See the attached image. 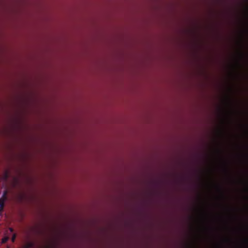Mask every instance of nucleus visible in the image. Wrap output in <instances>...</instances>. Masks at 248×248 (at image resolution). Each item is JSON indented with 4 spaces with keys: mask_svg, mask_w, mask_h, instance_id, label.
Wrapping results in <instances>:
<instances>
[{
    "mask_svg": "<svg viewBox=\"0 0 248 248\" xmlns=\"http://www.w3.org/2000/svg\"><path fill=\"white\" fill-rule=\"evenodd\" d=\"M8 191L6 190L3 192L1 197L0 198V206L1 209H3L4 206V202L7 200Z\"/></svg>",
    "mask_w": 248,
    "mask_h": 248,
    "instance_id": "nucleus-1",
    "label": "nucleus"
},
{
    "mask_svg": "<svg viewBox=\"0 0 248 248\" xmlns=\"http://www.w3.org/2000/svg\"><path fill=\"white\" fill-rule=\"evenodd\" d=\"M34 243L32 242H28L24 246L25 248H32L34 247Z\"/></svg>",
    "mask_w": 248,
    "mask_h": 248,
    "instance_id": "nucleus-2",
    "label": "nucleus"
},
{
    "mask_svg": "<svg viewBox=\"0 0 248 248\" xmlns=\"http://www.w3.org/2000/svg\"><path fill=\"white\" fill-rule=\"evenodd\" d=\"M9 176V173L7 171H6L4 173L3 176V178L5 181H6L8 179Z\"/></svg>",
    "mask_w": 248,
    "mask_h": 248,
    "instance_id": "nucleus-3",
    "label": "nucleus"
},
{
    "mask_svg": "<svg viewBox=\"0 0 248 248\" xmlns=\"http://www.w3.org/2000/svg\"><path fill=\"white\" fill-rule=\"evenodd\" d=\"M16 234H15V233L13 234V236H12V237L11 238V240H12V242H15V241L16 240Z\"/></svg>",
    "mask_w": 248,
    "mask_h": 248,
    "instance_id": "nucleus-4",
    "label": "nucleus"
},
{
    "mask_svg": "<svg viewBox=\"0 0 248 248\" xmlns=\"http://www.w3.org/2000/svg\"><path fill=\"white\" fill-rule=\"evenodd\" d=\"M8 237H4L2 239V242L3 243H5L8 241Z\"/></svg>",
    "mask_w": 248,
    "mask_h": 248,
    "instance_id": "nucleus-5",
    "label": "nucleus"
},
{
    "mask_svg": "<svg viewBox=\"0 0 248 248\" xmlns=\"http://www.w3.org/2000/svg\"><path fill=\"white\" fill-rule=\"evenodd\" d=\"M9 230H10V231L11 232H13V231H14L13 229V228H9Z\"/></svg>",
    "mask_w": 248,
    "mask_h": 248,
    "instance_id": "nucleus-6",
    "label": "nucleus"
},
{
    "mask_svg": "<svg viewBox=\"0 0 248 248\" xmlns=\"http://www.w3.org/2000/svg\"><path fill=\"white\" fill-rule=\"evenodd\" d=\"M227 101L228 103H230V100L229 99H228Z\"/></svg>",
    "mask_w": 248,
    "mask_h": 248,
    "instance_id": "nucleus-7",
    "label": "nucleus"
},
{
    "mask_svg": "<svg viewBox=\"0 0 248 248\" xmlns=\"http://www.w3.org/2000/svg\"><path fill=\"white\" fill-rule=\"evenodd\" d=\"M245 32H246V33H248V30L247 29H246V30H245Z\"/></svg>",
    "mask_w": 248,
    "mask_h": 248,
    "instance_id": "nucleus-8",
    "label": "nucleus"
},
{
    "mask_svg": "<svg viewBox=\"0 0 248 248\" xmlns=\"http://www.w3.org/2000/svg\"><path fill=\"white\" fill-rule=\"evenodd\" d=\"M217 153L218 154H220V151L219 150H217Z\"/></svg>",
    "mask_w": 248,
    "mask_h": 248,
    "instance_id": "nucleus-9",
    "label": "nucleus"
},
{
    "mask_svg": "<svg viewBox=\"0 0 248 248\" xmlns=\"http://www.w3.org/2000/svg\"><path fill=\"white\" fill-rule=\"evenodd\" d=\"M241 57H243V55L242 54H241Z\"/></svg>",
    "mask_w": 248,
    "mask_h": 248,
    "instance_id": "nucleus-10",
    "label": "nucleus"
}]
</instances>
